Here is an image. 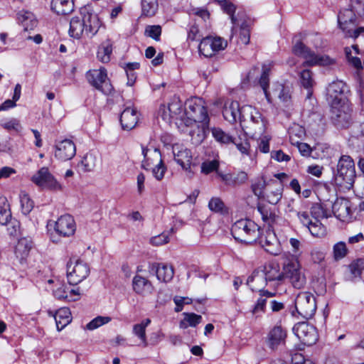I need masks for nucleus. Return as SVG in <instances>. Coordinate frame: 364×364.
Segmentation results:
<instances>
[{
	"instance_id": "obj_17",
	"label": "nucleus",
	"mask_w": 364,
	"mask_h": 364,
	"mask_svg": "<svg viewBox=\"0 0 364 364\" xmlns=\"http://www.w3.org/2000/svg\"><path fill=\"white\" fill-rule=\"evenodd\" d=\"M294 334L301 343L306 346H311L317 341L316 328L306 323H299L293 328Z\"/></svg>"
},
{
	"instance_id": "obj_23",
	"label": "nucleus",
	"mask_w": 364,
	"mask_h": 364,
	"mask_svg": "<svg viewBox=\"0 0 364 364\" xmlns=\"http://www.w3.org/2000/svg\"><path fill=\"white\" fill-rule=\"evenodd\" d=\"M132 289L136 294L144 296L151 294L154 287L147 278L136 274L132 279Z\"/></svg>"
},
{
	"instance_id": "obj_56",
	"label": "nucleus",
	"mask_w": 364,
	"mask_h": 364,
	"mask_svg": "<svg viewBox=\"0 0 364 364\" xmlns=\"http://www.w3.org/2000/svg\"><path fill=\"white\" fill-rule=\"evenodd\" d=\"M289 281L296 289H301L306 284V278L304 274H297L296 276L289 279Z\"/></svg>"
},
{
	"instance_id": "obj_36",
	"label": "nucleus",
	"mask_w": 364,
	"mask_h": 364,
	"mask_svg": "<svg viewBox=\"0 0 364 364\" xmlns=\"http://www.w3.org/2000/svg\"><path fill=\"white\" fill-rule=\"evenodd\" d=\"M259 298L257 299L251 311L252 314L256 315L257 316L264 312L267 299L274 296L275 295V292L262 291L261 293H259Z\"/></svg>"
},
{
	"instance_id": "obj_32",
	"label": "nucleus",
	"mask_w": 364,
	"mask_h": 364,
	"mask_svg": "<svg viewBox=\"0 0 364 364\" xmlns=\"http://www.w3.org/2000/svg\"><path fill=\"white\" fill-rule=\"evenodd\" d=\"M284 279H290L294 276H296L297 274H304L301 266L296 258H292L289 259L286 263L283 265V272Z\"/></svg>"
},
{
	"instance_id": "obj_47",
	"label": "nucleus",
	"mask_w": 364,
	"mask_h": 364,
	"mask_svg": "<svg viewBox=\"0 0 364 364\" xmlns=\"http://www.w3.org/2000/svg\"><path fill=\"white\" fill-rule=\"evenodd\" d=\"M267 186L266 181L263 177L258 178L252 184V191L258 198H264V190Z\"/></svg>"
},
{
	"instance_id": "obj_24",
	"label": "nucleus",
	"mask_w": 364,
	"mask_h": 364,
	"mask_svg": "<svg viewBox=\"0 0 364 364\" xmlns=\"http://www.w3.org/2000/svg\"><path fill=\"white\" fill-rule=\"evenodd\" d=\"M33 247V242L31 239L28 237H22L18 240L14 250L16 258L21 264L26 262L29 256L30 251Z\"/></svg>"
},
{
	"instance_id": "obj_13",
	"label": "nucleus",
	"mask_w": 364,
	"mask_h": 364,
	"mask_svg": "<svg viewBox=\"0 0 364 364\" xmlns=\"http://www.w3.org/2000/svg\"><path fill=\"white\" fill-rule=\"evenodd\" d=\"M90 267L82 260L72 258L67 264V277L70 284L76 285L87 278Z\"/></svg>"
},
{
	"instance_id": "obj_25",
	"label": "nucleus",
	"mask_w": 364,
	"mask_h": 364,
	"mask_svg": "<svg viewBox=\"0 0 364 364\" xmlns=\"http://www.w3.org/2000/svg\"><path fill=\"white\" fill-rule=\"evenodd\" d=\"M260 245L264 250L273 255H277L281 251L280 244L276 235L271 230L266 232L265 237L260 240Z\"/></svg>"
},
{
	"instance_id": "obj_21",
	"label": "nucleus",
	"mask_w": 364,
	"mask_h": 364,
	"mask_svg": "<svg viewBox=\"0 0 364 364\" xmlns=\"http://www.w3.org/2000/svg\"><path fill=\"white\" fill-rule=\"evenodd\" d=\"M334 215L341 221H348L351 218L350 202L344 198H338L332 205Z\"/></svg>"
},
{
	"instance_id": "obj_30",
	"label": "nucleus",
	"mask_w": 364,
	"mask_h": 364,
	"mask_svg": "<svg viewBox=\"0 0 364 364\" xmlns=\"http://www.w3.org/2000/svg\"><path fill=\"white\" fill-rule=\"evenodd\" d=\"M247 284L252 291H258L259 293L262 291H264L263 288L265 285H269L264 277V274L262 273L259 269L255 270L252 275L247 278Z\"/></svg>"
},
{
	"instance_id": "obj_37",
	"label": "nucleus",
	"mask_w": 364,
	"mask_h": 364,
	"mask_svg": "<svg viewBox=\"0 0 364 364\" xmlns=\"http://www.w3.org/2000/svg\"><path fill=\"white\" fill-rule=\"evenodd\" d=\"M345 53L346 59L350 65L358 70L363 68L361 60L357 56V55L359 54L358 46L353 45L351 48H346Z\"/></svg>"
},
{
	"instance_id": "obj_57",
	"label": "nucleus",
	"mask_w": 364,
	"mask_h": 364,
	"mask_svg": "<svg viewBox=\"0 0 364 364\" xmlns=\"http://www.w3.org/2000/svg\"><path fill=\"white\" fill-rule=\"evenodd\" d=\"M209 208L214 212L222 213L225 209V204L220 198H212L208 203Z\"/></svg>"
},
{
	"instance_id": "obj_6",
	"label": "nucleus",
	"mask_w": 364,
	"mask_h": 364,
	"mask_svg": "<svg viewBox=\"0 0 364 364\" xmlns=\"http://www.w3.org/2000/svg\"><path fill=\"white\" fill-rule=\"evenodd\" d=\"M231 232L233 237L241 242L252 244L259 237V228L252 220L241 219L232 226Z\"/></svg>"
},
{
	"instance_id": "obj_10",
	"label": "nucleus",
	"mask_w": 364,
	"mask_h": 364,
	"mask_svg": "<svg viewBox=\"0 0 364 364\" xmlns=\"http://www.w3.org/2000/svg\"><path fill=\"white\" fill-rule=\"evenodd\" d=\"M142 154L144 155V160L142 162V167L145 169H149V166L151 164L156 163V166L152 169V173L154 176L158 181L161 180L166 172V168L163 164L161 153L159 149H142Z\"/></svg>"
},
{
	"instance_id": "obj_41",
	"label": "nucleus",
	"mask_w": 364,
	"mask_h": 364,
	"mask_svg": "<svg viewBox=\"0 0 364 364\" xmlns=\"http://www.w3.org/2000/svg\"><path fill=\"white\" fill-rule=\"evenodd\" d=\"M300 81L301 85L308 90L307 98H310L312 92L309 90L314 85V80L312 78V73L309 70H304L300 74Z\"/></svg>"
},
{
	"instance_id": "obj_53",
	"label": "nucleus",
	"mask_w": 364,
	"mask_h": 364,
	"mask_svg": "<svg viewBox=\"0 0 364 364\" xmlns=\"http://www.w3.org/2000/svg\"><path fill=\"white\" fill-rule=\"evenodd\" d=\"M0 215L2 224H6L11 218L10 205L6 200H4L3 205L0 207Z\"/></svg>"
},
{
	"instance_id": "obj_22",
	"label": "nucleus",
	"mask_w": 364,
	"mask_h": 364,
	"mask_svg": "<svg viewBox=\"0 0 364 364\" xmlns=\"http://www.w3.org/2000/svg\"><path fill=\"white\" fill-rule=\"evenodd\" d=\"M55 230L58 235L69 237L75 231V223L73 218L68 214L60 216L55 222Z\"/></svg>"
},
{
	"instance_id": "obj_54",
	"label": "nucleus",
	"mask_w": 364,
	"mask_h": 364,
	"mask_svg": "<svg viewBox=\"0 0 364 364\" xmlns=\"http://www.w3.org/2000/svg\"><path fill=\"white\" fill-rule=\"evenodd\" d=\"M184 321L181 322V326H182L184 323V321L188 323L190 326H196L198 323H200L202 320V317L200 315L196 314L194 313H184Z\"/></svg>"
},
{
	"instance_id": "obj_3",
	"label": "nucleus",
	"mask_w": 364,
	"mask_h": 364,
	"mask_svg": "<svg viewBox=\"0 0 364 364\" xmlns=\"http://www.w3.org/2000/svg\"><path fill=\"white\" fill-rule=\"evenodd\" d=\"M240 114V124L247 134L257 138L264 134L267 122L257 109L251 105H244Z\"/></svg>"
},
{
	"instance_id": "obj_18",
	"label": "nucleus",
	"mask_w": 364,
	"mask_h": 364,
	"mask_svg": "<svg viewBox=\"0 0 364 364\" xmlns=\"http://www.w3.org/2000/svg\"><path fill=\"white\" fill-rule=\"evenodd\" d=\"M297 215L313 237H323L326 235V228L319 220H313L306 212L298 213Z\"/></svg>"
},
{
	"instance_id": "obj_29",
	"label": "nucleus",
	"mask_w": 364,
	"mask_h": 364,
	"mask_svg": "<svg viewBox=\"0 0 364 364\" xmlns=\"http://www.w3.org/2000/svg\"><path fill=\"white\" fill-rule=\"evenodd\" d=\"M217 174L225 185L230 186L242 184L247 180V174L244 171H240L237 173H223L217 171Z\"/></svg>"
},
{
	"instance_id": "obj_28",
	"label": "nucleus",
	"mask_w": 364,
	"mask_h": 364,
	"mask_svg": "<svg viewBox=\"0 0 364 364\" xmlns=\"http://www.w3.org/2000/svg\"><path fill=\"white\" fill-rule=\"evenodd\" d=\"M241 108L237 101L227 102L223 111L225 119L230 123H234L237 119L240 120Z\"/></svg>"
},
{
	"instance_id": "obj_35",
	"label": "nucleus",
	"mask_w": 364,
	"mask_h": 364,
	"mask_svg": "<svg viewBox=\"0 0 364 364\" xmlns=\"http://www.w3.org/2000/svg\"><path fill=\"white\" fill-rule=\"evenodd\" d=\"M55 320L58 330L63 329L72 320L70 309L66 307L58 309L55 314Z\"/></svg>"
},
{
	"instance_id": "obj_9",
	"label": "nucleus",
	"mask_w": 364,
	"mask_h": 364,
	"mask_svg": "<svg viewBox=\"0 0 364 364\" xmlns=\"http://www.w3.org/2000/svg\"><path fill=\"white\" fill-rule=\"evenodd\" d=\"M355 20V14L351 9H344L338 14V25L346 37L356 38L364 33V27L356 28Z\"/></svg>"
},
{
	"instance_id": "obj_31",
	"label": "nucleus",
	"mask_w": 364,
	"mask_h": 364,
	"mask_svg": "<svg viewBox=\"0 0 364 364\" xmlns=\"http://www.w3.org/2000/svg\"><path fill=\"white\" fill-rule=\"evenodd\" d=\"M138 117L136 111L131 107L126 108L121 114L120 122L124 129L130 130L135 127Z\"/></svg>"
},
{
	"instance_id": "obj_51",
	"label": "nucleus",
	"mask_w": 364,
	"mask_h": 364,
	"mask_svg": "<svg viewBox=\"0 0 364 364\" xmlns=\"http://www.w3.org/2000/svg\"><path fill=\"white\" fill-rule=\"evenodd\" d=\"M1 126L8 131L14 130L16 132H19L22 130V126L20 123V121L16 118H11L8 120L2 121Z\"/></svg>"
},
{
	"instance_id": "obj_42",
	"label": "nucleus",
	"mask_w": 364,
	"mask_h": 364,
	"mask_svg": "<svg viewBox=\"0 0 364 364\" xmlns=\"http://www.w3.org/2000/svg\"><path fill=\"white\" fill-rule=\"evenodd\" d=\"M142 13L147 16H153L158 9V0H141Z\"/></svg>"
},
{
	"instance_id": "obj_45",
	"label": "nucleus",
	"mask_w": 364,
	"mask_h": 364,
	"mask_svg": "<svg viewBox=\"0 0 364 364\" xmlns=\"http://www.w3.org/2000/svg\"><path fill=\"white\" fill-rule=\"evenodd\" d=\"M262 70V74L259 79V85L264 91L266 98L267 99L268 101H269L271 94L269 92H268L267 89L269 86V73L270 70V68L264 65Z\"/></svg>"
},
{
	"instance_id": "obj_26",
	"label": "nucleus",
	"mask_w": 364,
	"mask_h": 364,
	"mask_svg": "<svg viewBox=\"0 0 364 364\" xmlns=\"http://www.w3.org/2000/svg\"><path fill=\"white\" fill-rule=\"evenodd\" d=\"M151 271L156 273V276L159 281L166 283L170 282L174 274L173 267L164 263L152 264Z\"/></svg>"
},
{
	"instance_id": "obj_33",
	"label": "nucleus",
	"mask_w": 364,
	"mask_h": 364,
	"mask_svg": "<svg viewBox=\"0 0 364 364\" xmlns=\"http://www.w3.org/2000/svg\"><path fill=\"white\" fill-rule=\"evenodd\" d=\"M284 279H290L294 276H296L297 274H304L301 266L296 258H292L289 259L286 263L283 265V272Z\"/></svg>"
},
{
	"instance_id": "obj_60",
	"label": "nucleus",
	"mask_w": 364,
	"mask_h": 364,
	"mask_svg": "<svg viewBox=\"0 0 364 364\" xmlns=\"http://www.w3.org/2000/svg\"><path fill=\"white\" fill-rule=\"evenodd\" d=\"M250 34L248 26L245 23H243L240 28V41L241 42V43L247 45L250 42Z\"/></svg>"
},
{
	"instance_id": "obj_20",
	"label": "nucleus",
	"mask_w": 364,
	"mask_h": 364,
	"mask_svg": "<svg viewBox=\"0 0 364 364\" xmlns=\"http://www.w3.org/2000/svg\"><path fill=\"white\" fill-rule=\"evenodd\" d=\"M75 154V145L70 139H64L55 145V156L61 161L70 160Z\"/></svg>"
},
{
	"instance_id": "obj_59",
	"label": "nucleus",
	"mask_w": 364,
	"mask_h": 364,
	"mask_svg": "<svg viewBox=\"0 0 364 364\" xmlns=\"http://www.w3.org/2000/svg\"><path fill=\"white\" fill-rule=\"evenodd\" d=\"M311 215L313 220L327 218L326 213L320 204H314L311 208Z\"/></svg>"
},
{
	"instance_id": "obj_1",
	"label": "nucleus",
	"mask_w": 364,
	"mask_h": 364,
	"mask_svg": "<svg viewBox=\"0 0 364 364\" xmlns=\"http://www.w3.org/2000/svg\"><path fill=\"white\" fill-rule=\"evenodd\" d=\"M80 16L73 17L70 21L69 35L76 39L91 38L97 34L102 26L97 15L90 7L80 9Z\"/></svg>"
},
{
	"instance_id": "obj_63",
	"label": "nucleus",
	"mask_w": 364,
	"mask_h": 364,
	"mask_svg": "<svg viewBox=\"0 0 364 364\" xmlns=\"http://www.w3.org/2000/svg\"><path fill=\"white\" fill-rule=\"evenodd\" d=\"M222 7L224 11L230 15L232 23L235 24L236 23V18L234 16V13L236 9L235 6L230 1H225L222 3Z\"/></svg>"
},
{
	"instance_id": "obj_5",
	"label": "nucleus",
	"mask_w": 364,
	"mask_h": 364,
	"mask_svg": "<svg viewBox=\"0 0 364 364\" xmlns=\"http://www.w3.org/2000/svg\"><path fill=\"white\" fill-rule=\"evenodd\" d=\"M355 178V169L353 159L347 155L341 156L334 174L335 183L337 186L350 189L353 186Z\"/></svg>"
},
{
	"instance_id": "obj_52",
	"label": "nucleus",
	"mask_w": 364,
	"mask_h": 364,
	"mask_svg": "<svg viewBox=\"0 0 364 364\" xmlns=\"http://www.w3.org/2000/svg\"><path fill=\"white\" fill-rule=\"evenodd\" d=\"M282 196V188L280 184H279L278 188H276L274 190L269 191V193L267 195V198L269 203L276 205L281 200Z\"/></svg>"
},
{
	"instance_id": "obj_15",
	"label": "nucleus",
	"mask_w": 364,
	"mask_h": 364,
	"mask_svg": "<svg viewBox=\"0 0 364 364\" xmlns=\"http://www.w3.org/2000/svg\"><path fill=\"white\" fill-rule=\"evenodd\" d=\"M227 46V42L220 37L207 36L203 38L199 46L198 50L200 54L205 57H211L217 52L223 50Z\"/></svg>"
},
{
	"instance_id": "obj_58",
	"label": "nucleus",
	"mask_w": 364,
	"mask_h": 364,
	"mask_svg": "<svg viewBox=\"0 0 364 364\" xmlns=\"http://www.w3.org/2000/svg\"><path fill=\"white\" fill-rule=\"evenodd\" d=\"M219 166V163L217 160L207 161H204L201 165L202 172L208 174L213 171H218V168Z\"/></svg>"
},
{
	"instance_id": "obj_8",
	"label": "nucleus",
	"mask_w": 364,
	"mask_h": 364,
	"mask_svg": "<svg viewBox=\"0 0 364 364\" xmlns=\"http://www.w3.org/2000/svg\"><path fill=\"white\" fill-rule=\"evenodd\" d=\"M158 115L167 123L174 122L178 126L185 124L186 111L183 107L182 102L178 97L171 99L168 105H161Z\"/></svg>"
},
{
	"instance_id": "obj_40",
	"label": "nucleus",
	"mask_w": 364,
	"mask_h": 364,
	"mask_svg": "<svg viewBox=\"0 0 364 364\" xmlns=\"http://www.w3.org/2000/svg\"><path fill=\"white\" fill-rule=\"evenodd\" d=\"M98 162L97 156L94 153H87L81 161V165L85 171H92L95 169Z\"/></svg>"
},
{
	"instance_id": "obj_34",
	"label": "nucleus",
	"mask_w": 364,
	"mask_h": 364,
	"mask_svg": "<svg viewBox=\"0 0 364 364\" xmlns=\"http://www.w3.org/2000/svg\"><path fill=\"white\" fill-rule=\"evenodd\" d=\"M74 4L71 0H52L51 9L59 15H67L73 11Z\"/></svg>"
},
{
	"instance_id": "obj_38",
	"label": "nucleus",
	"mask_w": 364,
	"mask_h": 364,
	"mask_svg": "<svg viewBox=\"0 0 364 364\" xmlns=\"http://www.w3.org/2000/svg\"><path fill=\"white\" fill-rule=\"evenodd\" d=\"M150 323L151 320L149 318H146L140 323L135 324L133 326V333L141 341L144 346L145 347L148 345L146 336V328Z\"/></svg>"
},
{
	"instance_id": "obj_4",
	"label": "nucleus",
	"mask_w": 364,
	"mask_h": 364,
	"mask_svg": "<svg viewBox=\"0 0 364 364\" xmlns=\"http://www.w3.org/2000/svg\"><path fill=\"white\" fill-rule=\"evenodd\" d=\"M345 83L343 81H333L329 84L327 87V100L331 105L333 112L336 114V120L338 123H348L350 114L346 112L348 109L347 105L344 104L341 105V109L338 105L344 100L343 89Z\"/></svg>"
},
{
	"instance_id": "obj_14",
	"label": "nucleus",
	"mask_w": 364,
	"mask_h": 364,
	"mask_svg": "<svg viewBox=\"0 0 364 364\" xmlns=\"http://www.w3.org/2000/svg\"><path fill=\"white\" fill-rule=\"evenodd\" d=\"M86 78L91 85L104 94L112 93L113 87L107 78V70L105 68L101 67L99 69L89 70L86 74Z\"/></svg>"
},
{
	"instance_id": "obj_50",
	"label": "nucleus",
	"mask_w": 364,
	"mask_h": 364,
	"mask_svg": "<svg viewBox=\"0 0 364 364\" xmlns=\"http://www.w3.org/2000/svg\"><path fill=\"white\" fill-rule=\"evenodd\" d=\"M111 320L112 318L109 316H97L87 324L86 328L90 331L95 330L104 324L108 323Z\"/></svg>"
},
{
	"instance_id": "obj_7",
	"label": "nucleus",
	"mask_w": 364,
	"mask_h": 364,
	"mask_svg": "<svg viewBox=\"0 0 364 364\" xmlns=\"http://www.w3.org/2000/svg\"><path fill=\"white\" fill-rule=\"evenodd\" d=\"M292 51L295 55L304 58V64L306 65L329 66L336 63L334 58L327 55L316 54L299 41L295 43Z\"/></svg>"
},
{
	"instance_id": "obj_43",
	"label": "nucleus",
	"mask_w": 364,
	"mask_h": 364,
	"mask_svg": "<svg viewBox=\"0 0 364 364\" xmlns=\"http://www.w3.org/2000/svg\"><path fill=\"white\" fill-rule=\"evenodd\" d=\"M212 135L214 139L221 144H229L235 143L232 137L228 134L224 132L221 129L218 127H213L211 129Z\"/></svg>"
},
{
	"instance_id": "obj_48",
	"label": "nucleus",
	"mask_w": 364,
	"mask_h": 364,
	"mask_svg": "<svg viewBox=\"0 0 364 364\" xmlns=\"http://www.w3.org/2000/svg\"><path fill=\"white\" fill-rule=\"evenodd\" d=\"M20 203L21 211L24 215L28 214L33 208V203L26 193L20 195Z\"/></svg>"
},
{
	"instance_id": "obj_61",
	"label": "nucleus",
	"mask_w": 364,
	"mask_h": 364,
	"mask_svg": "<svg viewBox=\"0 0 364 364\" xmlns=\"http://www.w3.org/2000/svg\"><path fill=\"white\" fill-rule=\"evenodd\" d=\"M364 268V259H359L354 261L349 265V269L354 276L360 275L361 270Z\"/></svg>"
},
{
	"instance_id": "obj_64",
	"label": "nucleus",
	"mask_w": 364,
	"mask_h": 364,
	"mask_svg": "<svg viewBox=\"0 0 364 364\" xmlns=\"http://www.w3.org/2000/svg\"><path fill=\"white\" fill-rule=\"evenodd\" d=\"M68 293V287L64 284H60V286L53 290V295L58 299L67 300Z\"/></svg>"
},
{
	"instance_id": "obj_27",
	"label": "nucleus",
	"mask_w": 364,
	"mask_h": 364,
	"mask_svg": "<svg viewBox=\"0 0 364 364\" xmlns=\"http://www.w3.org/2000/svg\"><path fill=\"white\" fill-rule=\"evenodd\" d=\"M286 337V331L282 326H276L268 333V346L273 350L276 349L279 345L284 343Z\"/></svg>"
},
{
	"instance_id": "obj_11",
	"label": "nucleus",
	"mask_w": 364,
	"mask_h": 364,
	"mask_svg": "<svg viewBox=\"0 0 364 364\" xmlns=\"http://www.w3.org/2000/svg\"><path fill=\"white\" fill-rule=\"evenodd\" d=\"M297 313L304 318H311L316 311V298L309 291H302L295 299Z\"/></svg>"
},
{
	"instance_id": "obj_55",
	"label": "nucleus",
	"mask_w": 364,
	"mask_h": 364,
	"mask_svg": "<svg viewBox=\"0 0 364 364\" xmlns=\"http://www.w3.org/2000/svg\"><path fill=\"white\" fill-rule=\"evenodd\" d=\"M145 34L156 41H159L161 34V27L159 25L148 26L146 27Z\"/></svg>"
},
{
	"instance_id": "obj_49",
	"label": "nucleus",
	"mask_w": 364,
	"mask_h": 364,
	"mask_svg": "<svg viewBox=\"0 0 364 364\" xmlns=\"http://www.w3.org/2000/svg\"><path fill=\"white\" fill-rule=\"evenodd\" d=\"M273 95L277 97L282 102H288L291 99L289 90L282 85H278L273 90Z\"/></svg>"
},
{
	"instance_id": "obj_62",
	"label": "nucleus",
	"mask_w": 364,
	"mask_h": 364,
	"mask_svg": "<svg viewBox=\"0 0 364 364\" xmlns=\"http://www.w3.org/2000/svg\"><path fill=\"white\" fill-rule=\"evenodd\" d=\"M169 241L168 234L163 232L159 235L152 237L150 239V242L153 245L159 246L168 243Z\"/></svg>"
},
{
	"instance_id": "obj_44",
	"label": "nucleus",
	"mask_w": 364,
	"mask_h": 364,
	"mask_svg": "<svg viewBox=\"0 0 364 364\" xmlns=\"http://www.w3.org/2000/svg\"><path fill=\"white\" fill-rule=\"evenodd\" d=\"M258 211L259 212L264 222H265L269 226H272L273 224L277 222V220L279 218L278 215L275 214V213L266 208L265 207H258Z\"/></svg>"
},
{
	"instance_id": "obj_16",
	"label": "nucleus",
	"mask_w": 364,
	"mask_h": 364,
	"mask_svg": "<svg viewBox=\"0 0 364 364\" xmlns=\"http://www.w3.org/2000/svg\"><path fill=\"white\" fill-rule=\"evenodd\" d=\"M259 269L264 274V277L269 286L273 289H276L284 279V274L280 271V266L275 261L265 264Z\"/></svg>"
},
{
	"instance_id": "obj_2",
	"label": "nucleus",
	"mask_w": 364,
	"mask_h": 364,
	"mask_svg": "<svg viewBox=\"0 0 364 364\" xmlns=\"http://www.w3.org/2000/svg\"><path fill=\"white\" fill-rule=\"evenodd\" d=\"M189 110L186 112L185 125L190 127L188 132L193 143H200L205 138L209 119L206 108L201 103L191 102Z\"/></svg>"
},
{
	"instance_id": "obj_19",
	"label": "nucleus",
	"mask_w": 364,
	"mask_h": 364,
	"mask_svg": "<svg viewBox=\"0 0 364 364\" xmlns=\"http://www.w3.org/2000/svg\"><path fill=\"white\" fill-rule=\"evenodd\" d=\"M172 149L176 163L186 171L190 169L193 158L191 150L180 144H175Z\"/></svg>"
},
{
	"instance_id": "obj_46",
	"label": "nucleus",
	"mask_w": 364,
	"mask_h": 364,
	"mask_svg": "<svg viewBox=\"0 0 364 364\" xmlns=\"http://www.w3.org/2000/svg\"><path fill=\"white\" fill-rule=\"evenodd\" d=\"M348 253V249L344 242H338L333 247V255L335 260H340L345 257Z\"/></svg>"
},
{
	"instance_id": "obj_39",
	"label": "nucleus",
	"mask_w": 364,
	"mask_h": 364,
	"mask_svg": "<svg viewBox=\"0 0 364 364\" xmlns=\"http://www.w3.org/2000/svg\"><path fill=\"white\" fill-rule=\"evenodd\" d=\"M112 52V46L109 41L104 42L99 47L97 56L99 60L105 63L110 60V55Z\"/></svg>"
},
{
	"instance_id": "obj_12",
	"label": "nucleus",
	"mask_w": 364,
	"mask_h": 364,
	"mask_svg": "<svg viewBox=\"0 0 364 364\" xmlns=\"http://www.w3.org/2000/svg\"><path fill=\"white\" fill-rule=\"evenodd\" d=\"M31 181L42 189L61 191L63 185L50 172L48 167L41 168L31 177Z\"/></svg>"
}]
</instances>
